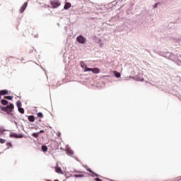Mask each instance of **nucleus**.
Returning <instances> with one entry per match:
<instances>
[{"mask_svg": "<svg viewBox=\"0 0 181 181\" xmlns=\"http://www.w3.org/2000/svg\"><path fill=\"white\" fill-rule=\"evenodd\" d=\"M10 136L11 138H23V134H18L16 133H14L13 134H11Z\"/></svg>", "mask_w": 181, "mask_h": 181, "instance_id": "obj_6", "label": "nucleus"}, {"mask_svg": "<svg viewBox=\"0 0 181 181\" xmlns=\"http://www.w3.org/2000/svg\"><path fill=\"white\" fill-rule=\"evenodd\" d=\"M32 136H34V138H37V136H39V133H33Z\"/></svg>", "mask_w": 181, "mask_h": 181, "instance_id": "obj_20", "label": "nucleus"}, {"mask_svg": "<svg viewBox=\"0 0 181 181\" xmlns=\"http://www.w3.org/2000/svg\"><path fill=\"white\" fill-rule=\"evenodd\" d=\"M26 8H28V2L24 3L23 5L21 6L20 9V13H23Z\"/></svg>", "mask_w": 181, "mask_h": 181, "instance_id": "obj_3", "label": "nucleus"}, {"mask_svg": "<svg viewBox=\"0 0 181 181\" xmlns=\"http://www.w3.org/2000/svg\"><path fill=\"white\" fill-rule=\"evenodd\" d=\"M66 152L67 155H69V156H71L72 155L74 154V152H73V151L70 148H67L66 150Z\"/></svg>", "mask_w": 181, "mask_h": 181, "instance_id": "obj_7", "label": "nucleus"}, {"mask_svg": "<svg viewBox=\"0 0 181 181\" xmlns=\"http://www.w3.org/2000/svg\"><path fill=\"white\" fill-rule=\"evenodd\" d=\"M6 145H7V146H11V148H12V144L11 143H7Z\"/></svg>", "mask_w": 181, "mask_h": 181, "instance_id": "obj_26", "label": "nucleus"}, {"mask_svg": "<svg viewBox=\"0 0 181 181\" xmlns=\"http://www.w3.org/2000/svg\"><path fill=\"white\" fill-rule=\"evenodd\" d=\"M43 133H45V131H44V130H40V134H43Z\"/></svg>", "mask_w": 181, "mask_h": 181, "instance_id": "obj_28", "label": "nucleus"}, {"mask_svg": "<svg viewBox=\"0 0 181 181\" xmlns=\"http://www.w3.org/2000/svg\"><path fill=\"white\" fill-rule=\"evenodd\" d=\"M71 7V4L70 3H66L65 6H64V9H69Z\"/></svg>", "mask_w": 181, "mask_h": 181, "instance_id": "obj_11", "label": "nucleus"}, {"mask_svg": "<svg viewBox=\"0 0 181 181\" xmlns=\"http://www.w3.org/2000/svg\"><path fill=\"white\" fill-rule=\"evenodd\" d=\"M42 152H47V146H42Z\"/></svg>", "mask_w": 181, "mask_h": 181, "instance_id": "obj_16", "label": "nucleus"}, {"mask_svg": "<svg viewBox=\"0 0 181 181\" xmlns=\"http://www.w3.org/2000/svg\"><path fill=\"white\" fill-rule=\"evenodd\" d=\"M37 117H38V118H43V113L38 112L37 113Z\"/></svg>", "mask_w": 181, "mask_h": 181, "instance_id": "obj_19", "label": "nucleus"}, {"mask_svg": "<svg viewBox=\"0 0 181 181\" xmlns=\"http://www.w3.org/2000/svg\"><path fill=\"white\" fill-rule=\"evenodd\" d=\"M6 140L4 139H0V144H5Z\"/></svg>", "mask_w": 181, "mask_h": 181, "instance_id": "obj_24", "label": "nucleus"}, {"mask_svg": "<svg viewBox=\"0 0 181 181\" xmlns=\"http://www.w3.org/2000/svg\"><path fill=\"white\" fill-rule=\"evenodd\" d=\"M1 103L2 105H6L8 104V100L2 99L1 100Z\"/></svg>", "mask_w": 181, "mask_h": 181, "instance_id": "obj_13", "label": "nucleus"}, {"mask_svg": "<svg viewBox=\"0 0 181 181\" xmlns=\"http://www.w3.org/2000/svg\"><path fill=\"white\" fill-rule=\"evenodd\" d=\"M87 170H88V172H90V173H93V175H95L97 177H98V174L95 173L94 172H93V170H91V169L88 168Z\"/></svg>", "mask_w": 181, "mask_h": 181, "instance_id": "obj_14", "label": "nucleus"}, {"mask_svg": "<svg viewBox=\"0 0 181 181\" xmlns=\"http://www.w3.org/2000/svg\"><path fill=\"white\" fill-rule=\"evenodd\" d=\"M4 98L6 100H12V97L11 96H5Z\"/></svg>", "mask_w": 181, "mask_h": 181, "instance_id": "obj_23", "label": "nucleus"}, {"mask_svg": "<svg viewBox=\"0 0 181 181\" xmlns=\"http://www.w3.org/2000/svg\"><path fill=\"white\" fill-rule=\"evenodd\" d=\"M85 71H93V68H85Z\"/></svg>", "mask_w": 181, "mask_h": 181, "instance_id": "obj_21", "label": "nucleus"}, {"mask_svg": "<svg viewBox=\"0 0 181 181\" xmlns=\"http://www.w3.org/2000/svg\"><path fill=\"white\" fill-rule=\"evenodd\" d=\"M114 74L115 77H117V78L121 77V74H119V72H117L116 71H115Z\"/></svg>", "mask_w": 181, "mask_h": 181, "instance_id": "obj_15", "label": "nucleus"}, {"mask_svg": "<svg viewBox=\"0 0 181 181\" xmlns=\"http://www.w3.org/2000/svg\"><path fill=\"white\" fill-rule=\"evenodd\" d=\"M0 100H1V95H0Z\"/></svg>", "mask_w": 181, "mask_h": 181, "instance_id": "obj_31", "label": "nucleus"}, {"mask_svg": "<svg viewBox=\"0 0 181 181\" xmlns=\"http://www.w3.org/2000/svg\"><path fill=\"white\" fill-rule=\"evenodd\" d=\"M76 40L78 43H81V45H84V43H86V38L83 37V35L78 36Z\"/></svg>", "mask_w": 181, "mask_h": 181, "instance_id": "obj_2", "label": "nucleus"}, {"mask_svg": "<svg viewBox=\"0 0 181 181\" xmlns=\"http://www.w3.org/2000/svg\"><path fill=\"white\" fill-rule=\"evenodd\" d=\"M28 121L30 122H35V117L33 115L28 116Z\"/></svg>", "mask_w": 181, "mask_h": 181, "instance_id": "obj_9", "label": "nucleus"}, {"mask_svg": "<svg viewBox=\"0 0 181 181\" xmlns=\"http://www.w3.org/2000/svg\"><path fill=\"white\" fill-rule=\"evenodd\" d=\"M154 8H158V4H156Z\"/></svg>", "mask_w": 181, "mask_h": 181, "instance_id": "obj_29", "label": "nucleus"}, {"mask_svg": "<svg viewBox=\"0 0 181 181\" xmlns=\"http://www.w3.org/2000/svg\"><path fill=\"white\" fill-rule=\"evenodd\" d=\"M52 8H59L60 6V2L59 1H51Z\"/></svg>", "mask_w": 181, "mask_h": 181, "instance_id": "obj_4", "label": "nucleus"}, {"mask_svg": "<svg viewBox=\"0 0 181 181\" xmlns=\"http://www.w3.org/2000/svg\"><path fill=\"white\" fill-rule=\"evenodd\" d=\"M18 111L21 114H25V110L23 109V107H18Z\"/></svg>", "mask_w": 181, "mask_h": 181, "instance_id": "obj_12", "label": "nucleus"}, {"mask_svg": "<svg viewBox=\"0 0 181 181\" xmlns=\"http://www.w3.org/2000/svg\"><path fill=\"white\" fill-rule=\"evenodd\" d=\"M6 94H8L7 90H0V95H6Z\"/></svg>", "mask_w": 181, "mask_h": 181, "instance_id": "obj_10", "label": "nucleus"}, {"mask_svg": "<svg viewBox=\"0 0 181 181\" xmlns=\"http://www.w3.org/2000/svg\"><path fill=\"white\" fill-rule=\"evenodd\" d=\"M14 107L15 106H13V104L10 103V105H7L6 107L1 106L0 109L1 110V111H4L7 114H11Z\"/></svg>", "mask_w": 181, "mask_h": 181, "instance_id": "obj_1", "label": "nucleus"}, {"mask_svg": "<svg viewBox=\"0 0 181 181\" xmlns=\"http://www.w3.org/2000/svg\"><path fill=\"white\" fill-rule=\"evenodd\" d=\"M95 181H102L101 179H100V178H95Z\"/></svg>", "mask_w": 181, "mask_h": 181, "instance_id": "obj_27", "label": "nucleus"}, {"mask_svg": "<svg viewBox=\"0 0 181 181\" xmlns=\"http://www.w3.org/2000/svg\"><path fill=\"white\" fill-rule=\"evenodd\" d=\"M29 30H30V31H33V29H32V28L27 29V30H25V32H24V35H28V32H29Z\"/></svg>", "mask_w": 181, "mask_h": 181, "instance_id": "obj_17", "label": "nucleus"}, {"mask_svg": "<svg viewBox=\"0 0 181 181\" xmlns=\"http://www.w3.org/2000/svg\"><path fill=\"white\" fill-rule=\"evenodd\" d=\"M5 132V130L3 129H0V135H2Z\"/></svg>", "mask_w": 181, "mask_h": 181, "instance_id": "obj_25", "label": "nucleus"}, {"mask_svg": "<svg viewBox=\"0 0 181 181\" xmlns=\"http://www.w3.org/2000/svg\"><path fill=\"white\" fill-rule=\"evenodd\" d=\"M16 105H17L18 108H19L22 106V103H21V101L18 100L16 103Z\"/></svg>", "mask_w": 181, "mask_h": 181, "instance_id": "obj_18", "label": "nucleus"}, {"mask_svg": "<svg viewBox=\"0 0 181 181\" xmlns=\"http://www.w3.org/2000/svg\"><path fill=\"white\" fill-rule=\"evenodd\" d=\"M74 177H84V175H77V174H76V175H74Z\"/></svg>", "mask_w": 181, "mask_h": 181, "instance_id": "obj_22", "label": "nucleus"}, {"mask_svg": "<svg viewBox=\"0 0 181 181\" xmlns=\"http://www.w3.org/2000/svg\"><path fill=\"white\" fill-rule=\"evenodd\" d=\"M92 72L94 73L95 74H98V73H100V69L93 68L92 69Z\"/></svg>", "mask_w": 181, "mask_h": 181, "instance_id": "obj_8", "label": "nucleus"}, {"mask_svg": "<svg viewBox=\"0 0 181 181\" xmlns=\"http://www.w3.org/2000/svg\"><path fill=\"white\" fill-rule=\"evenodd\" d=\"M81 67L84 68V66L81 65Z\"/></svg>", "mask_w": 181, "mask_h": 181, "instance_id": "obj_30", "label": "nucleus"}, {"mask_svg": "<svg viewBox=\"0 0 181 181\" xmlns=\"http://www.w3.org/2000/svg\"><path fill=\"white\" fill-rule=\"evenodd\" d=\"M55 172H57V173H59L60 175H64V172H63L62 168L60 167H55Z\"/></svg>", "mask_w": 181, "mask_h": 181, "instance_id": "obj_5", "label": "nucleus"}]
</instances>
